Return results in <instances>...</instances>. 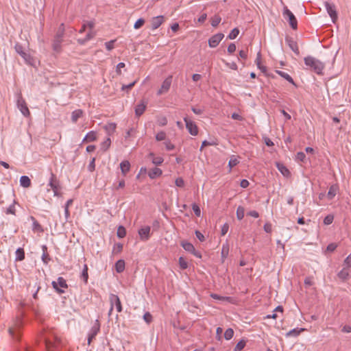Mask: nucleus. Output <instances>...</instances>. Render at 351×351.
<instances>
[{
  "mask_svg": "<svg viewBox=\"0 0 351 351\" xmlns=\"http://www.w3.org/2000/svg\"><path fill=\"white\" fill-rule=\"evenodd\" d=\"M180 245L186 252L191 253L197 258H202V254L195 249V247L192 243L186 241H182Z\"/></svg>",
  "mask_w": 351,
  "mask_h": 351,
  "instance_id": "423d86ee",
  "label": "nucleus"
},
{
  "mask_svg": "<svg viewBox=\"0 0 351 351\" xmlns=\"http://www.w3.org/2000/svg\"><path fill=\"white\" fill-rule=\"evenodd\" d=\"M136 82H137V81H136V80H135V81H134L133 82H132V83H130V84H128V85H124V84H123V85L122 86V87H121V90H127V91H128V90H131V89L132 88V87L136 84Z\"/></svg>",
  "mask_w": 351,
  "mask_h": 351,
  "instance_id": "5fc2aeb1",
  "label": "nucleus"
},
{
  "mask_svg": "<svg viewBox=\"0 0 351 351\" xmlns=\"http://www.w3.org/2000/svg\"><path fill=\"white\" fill-rule=\"evenodd\" d=\"M211 297L213 298V299H216V300H230V298L229 297H223V296H220L217 294H215V293H213L211 294Z\"/></svg>",
  "mask_w": 351,
  "mask_h": 351,
  "instance_id": "13d9d810",
  "label": "nucleus"
},
{
  "mask_svg": "<svg viewBox=\"0 0 351 351\" xmlns=\"http://www.w3.org/2000/svg\"><path fill=\"white\" fill-rule=\"evenodd\" d=\"M245 215V208L239 206L237 209V217L239 220H241L243 219Z\"/></svg>",
  "mask_w": 351,
  "mask_h": 351,
  "instance_id": "c9c22d12",
  "label": "nucleus"
},
{
  "mask_svg": "<svg viewBox=\"0 0 351 351\" xmlns=\"http://www.w3.org/2000/svg\"><path fill=\"white\" fill-rule=\"evenodd\" d=\"M239 34V29L237 27L234 28L228 36V38L230 40L235 39Z\"/></svg>",
  "mask_w": 351,
  "mask_h": 351,
  "instance_id": "ea45409f",
  "label": "nucleus"
},
{
  "mask_svg": "<svg viewBox=\"0 0 351 351\" xmlns=\"http://www.w3.org/2000/svg\"><path fill=\"white\" fill-rule=\"evenodd\" d=\"M239 161L238 160V159L236 157V156H234V155L231 156L229 162H228V167L230 168L229 171L230 172L232 169V167H234L236 165H237L239 164Z\"/></svg>",
  "mask_w": 351,
  "mask_h": 351,
  "instance_id": "473e14b6",
  "label": "nucleus"
},
{
  "mask_svg": "<svg viewBox=\"0 0 351 351\" xmlns=\"http://www.w3.org/2000/svg\"><path fill=\"white\" fill-rule=\"evenodd\" d=\"M276 72L280 75L282 77H283L284 79H285L286 80H287L289 82H290L291 84H293L294 86H296L293 78L287 73L284 72V71H280V70H276Z\"/></svg>",
  "mask_w": 351,
  "mask_h": 351,
  "instance_id": "cd10ccee",
  "label": "nucleus"
},
{
  "mask_svg": "<svg viewBox=\"0 0 351 351\" xmlns=\"http://www.w3.org/2000/svg\"><path fill=\"white\" fill-rule=\"evenodd\" d=\"M81 278L84 280L85 283H87L88 279V266L86 265H84V268L81 274Z\"/></svg>",
  "mask_w": 351,
  "mask_h": 351,
  "instance_id": "4c0bfd02",
  "label": "nucleus"
},
{
  "mask_svg": "<svg viewBox=\"0 0 351 351\" xmlns=\"http://www.w3.org/2000/svg\"><path fill=\"white\" fill-rule=\"evenodd\" d=\"M276 167L284 176L289 177L290 176L289 170L283 164L276 162Z\"/></svg>",
  "mask_w": 351,
  "mask_h": 351,
  "instance_id": "5701e85b",
  "label": "nucleus"
},
{
  "mask_svg": "<svg viewBox=\"0 0 351 351\" xmlns=\"http://www.w3.org/2000/svg\"><path fill=\"white\" fill-rule=\"evenodd\" d=\"M20 184L25 188L29 187L31 186V180L27 176H22L20 178Z\"/></svg>",
  "mask_w": 351,
  "mask_h": 351,
  "instance_id": "c85d7f7f",
  "label": "nucleus"
},
{
  "mask_svg": "<svg viewBox=\"0 0 351 351\" xmlns=\"http://www.w3.org/2000/svg\"><path fill=\"white\" fill-rule=\"evenodd\" d=\"M147 102L141 100L140 104H137L135 107V115L137 117H141L145 112L147 107Z\"/></svg>",
  "mask_w": 351,
  "mask_h": 351,
  "instance_id": "2eb2a0df",
  "label": "nucleus"
},
{
  "mask_svg": "<svg viewBox=\"0 0 351 351\" xmlns=\"http://www.w3.org/2000/svg\"><path fill=\"white\" fill-rule=\"evenodd\" d=\"M25 259V252L21 247H19L16 251V261H21Z\"/></svg>",
  "mask_w": 351,
  "mask_h": 351,
  "instance_id": "2f4dec72",
  "label": "nucleus"
},
{
  "mask_svg": "<svg viewBox=\"0 0 351 351\" xmlns=\"http://www.w3.org/2000/svg\"><path fill=\"white\" fill-rule=\"evenodd\" d=\"M229 244L228 242L223 243L221 247V262L223 263L229 254Z\"/></svg>",
  "mask_w": 351,
  "mask_h": 351,
  "instance_id": "4be33fe9",
  "label": "nucleus"
},
{
  "mask_svg": "<svg viewBox=\"0 0 351 351\" xmlns=\"http://www.w3.org/2000/svg\"><path fill=\"white\" fill-rule=\"evenodd\" d=\"M17 106L24 116L27 117L29 115L30 112L27 106L26 102L21 96H20L17 100Z\"/></svg>",
  "mask_w": 351,
  "mask_h": 351,
  "instance_id": "1a4fd4ad",
  "label": "nucleus"
},
{
  "mask_svg": "<svg viewBox=\"0 0 351 351\" xmlns=\"http://www.w3.org/2000/svg\"><path fill=\"white\" fill-rule=\"evenodd\" d=\"M165 138H166V133L165 132H163V131H161V132H158L156 135V139L158 141H163V140L165 139Z\"/></svg>",
  "mask_w": 351,
  "mask_h": 351,
  "instance_id": "603ef678",
  "label": "nucleus"
},
{
  "mask_svg": "<svg viewBox=\"0 0 351 351\" xmlns=\"http://www.w3.org/2000/svg\"><path fill=\"white\" fill-rule=\"evenodd\" d=\"M9 333L13 338L19 339L20 335L19 331H16L15 329L10 328L9 329Z\"/></svg>",
  "mask_w": 351,
  "mask_h": 351,
  "instance_id": "864d4df0",
  "label": "nucleus"
},
{
  "mask_svg": "<svg viewBox=\"0 0 351 351\" xmlns=\"http://www.w3.org/2000/svg\"><path fill=\"white\" fill-rule=\"evenodd\" d=\"M192 209L195 213V215L197 217H199L200 215H201V210H200V208L199 207V206L196 204H192Z\"/></svg>",
  "mask_w": 351,
  "mask_h": 351,
  "instance_id": "8fccbe9b",
  "label": "nucleus"
},
{
  "mask_svg": "<svg viewBox=\"0 0 351 351\" xmlns=\"http://www.w3.org/2000/svg\"><path fill=\"white\" fill-rule=\"evenodd\" d=\"M143 319L147 324H150L152 321V315L149 312H147L143 315Z\"/></svg>",
  "mask_w": 351,
  "mask_h": 351,
  "instance_id": "6e6d98bb",
  "label": "nucleus"
},
{
  "mask_svg": "<svg viewBox=\"0 0 351 351\" xmlns=\"http://www.w3.org/2000/svg\"><path fill=\"white\" fill-rule=\"evenodd\" d=\"M120 168L121 173L123 176H125L126 173L130 171V164L129 161L124 160L120 163Z\"/></svg>",
  "mask_w": 351,
  "mask_h": 351,
  "instance_id": "a878e982",
  "label": "nucleus"
},
{
  "mask_svg": "<svg viewBox=\"0 0 351 351\" xmlns=\"http://www.w3.org/2000/svg\"><path fill=\"white\" fill-rule=\"evenodd\" d=\"M338 190H339V187L337 184H333V185L330 186L329 188L328 194H327V197L329 199H333L334 197L336 195Z\"/></svg>",
  "mask_w": 351,
  "mask_h": 351,
  "instance_id": "b1692460",
  "label": "nucleus"
},
{
  "mask_svg": "<svg viewBox=\"0 0 351 351\" xmlns=\"http://www.w3.org/2000/svg\"><path fill=\"white\" fill-rule=\"evenodd\" d=\"M117 235L119 238H123L126 235L125 228L123 226H119L117 229Z\"/></svg>",
  "mask_w": 351,
  "mask_h": 351,
  "instance_id": "58836bf2",
  "label": "nucleus"
},
{
  "mask_svg": "<svg viewBox=\"0 0 351 351\" xmlns=\"http://www.w3.org/2000/svg\"><path fill=\"white\" fill-rule=\"evenodd\" d=\"M30 220L32 221V230L37 232H43L44 229L41 225L37 221L34 217L30 216Z\"/></svg>",
  "mask_w": 351,
  "mask_h": 351,
  "instance_id": "a211bd4d",
  "label": "nucleus"
},
{
  "mask_svg": "<svg viewBox=\"0 0 351 351\" xmlns=\"http://www.w3.org/2000/svg\"><path fill=\"white\" fill-rule=\"evenodd\" d=\"M111 140L110 138L108 137L106 138L105 141H104L101 145V149L104 151H106L110 146Z\"/></svg>",
  "mask_w": 351,
  "mask_h": 351,
  "instance_id": "79ce46f5",
  "label": "nucleus"
},
{
  "mask_svg": "<svg viewBox=\"0 0 351 351\" xmlns=\"http://www.w3.org/2000/svg\"><path fill=\"white\" fill-rule=\"evenodd\" d=\"M82 114H83V111L82 110L77 109V110H74L71 114V121L73 123H76L78 119L82 116Z\"/></svg>",
  "mask_w": 351,
  "mask_h": 351,
  "instance_id": "c756f323",
  "label": "nucleus"
},
{
  "mask_svg": "<svg viewBox=\"0 0 351 351\" xmlns=\"http://www.w3.org/2000/svg\"><path fill=\"white\" fill-rule=\"evenodd\" d=\"M179 265L182 269H185L188 267V263L185 261L183 257L179 258Z\"/></svg>",
  "mask_w": 351,
  "mask_h": 351,
  "instance_id": "49530a36",
  "label": "nucleus"
},
{
  "mask_svg": "<svg viewBox=\"0 0 351 351\" xmlns=\"http://www.w3.org/2000/svg\"><path fill=\"white\" fill-rule=\"evenodd\" d=\"M304 60L305 64L309 66L315 73L318 75L322 74V71L325 67L322 62L310 56L305 57Z\"/></svg>",
  "mask_w": 351,
  "mask_h": 351,
  "instance_id": "f257e3e1",
  "label": "nucleus"
},
{
  "mask_svg": "<svg viewBox=\"0 0 351 351\" xmlns=\"http://www.w3.org/2000/svg\"><path fill=\"white\" fill-rule=\"evenodd\" d=\"M349 276V272L347 269V267H344L342 270H341L338 273V277L343 280H346Z\"/></svg>",
  "mask_w": 351,
  "mask_h": 351,
  "instance_id": "f704fd0d",
  "label": "nucleus"
},
{
  "mask_svg": "<svg viewBox=\"0 0 351 351\" xmlns=\"http://www.w3.org/2000/svg\"><path fill=\"white\" fill-rule=\"evenodd\" d=\"M305 158L306 155L304 154V153L302 152L297 153L296 159L298 160L303 162L305 160Z\"/></svg>",
  "mask_w": 351,
  "mask_h": 351,
  "instance_id": "e2e57ef3",
  "label": "nucleus"
},
{
  "mask_svg": "<svg viewBox=\"0 0 351 351\" xmlns=\"http://www.w3.org/2000/svg\"><path fill=\"white\" fill-rule=\"evenodd\" d=\"M334 219V216L332 215H328L324 219V223L325 225H330L332 223Z\"/></svg>",
  "mask_w": 351,
  "mask_h": 351,
  "instance_id": "09e8293b",
  "label": "nucleus"
},
{
  "mask_svg": "<svg viewBox=\"0 0 351 351\" xmlns=\"http://www.w3.org/2000/svg\"><path fill=\"white\" fill-rule=\"evenodd\" d=\"M221 17L218 15H215L213 18L211 19V25L213 27H217L219 23L221 22Z\"/></svg>",
  "mask_w": 351,
  "mask_h": 351,
  "instance_id": "a18cd8bd",
  "label": "nucleus"
},
{
  "mask_svg": "<svg viewBox=\"0 0 351 351\" xmlns=\"http://www.w3.org/2000/svg\"><path fill=\"white\" fill-rule=\"evenodd\" d=\"M172 82V76L169 75L162 82L161 88L158 90L157 95H160L164 93L167 92L171 86Z\"/></svg>",
  "mask_w": 351,
  "mask_h": 351,
  "instance_id": "6e6552de",
  "label": "nucleus"
},
{
  "mask_svg": "<svg viewBox=\"0 0 351 351\" xmlns=\"http://www.w3.org/2000/svg\"><path fill=\"white\" fill-rule=\"evenodd\" d=\"M162 173V171L158 167H154L150 169L148 172V176L151 179H154L160 176Z\"/></svg>",
  "mask_w": 351,
  "mask_h": 351,
  "instance_id": "412c9836",
  "label": "nucleus"
},
{
  "mask_svg": "<svg viewBox=\"0 0 351 351\" xmlns=\"http://www.w3.org/2000/svg\"><path fill=\"white\" fill-rule=\"evenodd\" d=\"M88 141L92 142L95 141L97 139V134L96 132L94 131H90L86 134Z\"/></svg>",
  "mask_w": 351,
  "mask_h": 351,
  "instance_id": "de8ad7c7",
  "label": "nucleus"
},
{
  "mask_svg": "<svg viewBox=\"0 0 351 351\" xmlns=\"http://www.w3.org/2000/svg\"><path fill=\"white\" fill-rule=\"evenodd\" d=\"M60 343V341L57 339L54 342L45 340V346L47 351H57L59 348Z\"/></svg>",
  "mask_w": 351,
  "mask_h": 351,
  "instance_id": "dca6fc26",
  "label": "nucleus"
},
{
  "mask_svg": "<svg viewBox=\"0 0 351 351\" xmlns=\"http://www.w3.org/2000/svg\"><path fill=\"white\" fill-rule=\"evenodd\" d=\"M145 23V20L142 18L138 19L134 23V29H139Z\"/></svg>",
  "mask_w": 351,
  "mask_h": 351,
  "instance_id": "3c124183",
  "label": "nucleus"
},
{
  "mask_svg": "<svg viewBox=\"0 0 351 351\" xmlns=\"http://www.w3.org/2000/svg\"><path fill=\"white\" fill-rule=\"evenodd\" d=\"M64 34V24L62 23L60 25V27H58V29L55 35V37H56L58 38L63 39Z\"/></svg>",
  "mask_w": 351,
  "mask_h": 351,
  "instance_id": "e433bc0d",
  "label": "nucleus"
},
{
  "mask_svg": "<svg viewBox=\"0 0 351 351\" xmlns=\"http://www.w3.org/2000/svg\"><path fill=\"white\" fill-rule=\"evenodd\" d=\"M337 245L335 243H332L328 245L326 250L328 252H333L337 248Z\"/></svg>",
  "mask_w": 351,
  "mask_h": 351,
  "instance_id": "338daca9",
  "label": "nucleus"
},
{
  "mask_svg": "<svg viewBox=\"0 0 351 351\" xmlns=\"http://www.w3.org/2000/svg\"><path fill=\"white\" fill-rule=\"evenodd\" d=\"M343 265L347 268L351 267V254L344 260Z\"/></svg>",
  "mask_w": 351,
  "mask_h": 351,
  "instance_id": "bf43d9fd",
  "label": "nucleus"
},
{
  "mask_svg": "<svg viewBox=\"0 0 351 351\" xmlns=\"http://www.w3.org/2000/svg\"><path fill=\"white\" fill-rule=\"evenodd\" d=\"M14 49L16 52L23 58L26 63L29 64H32L33 58H32L30 54L26 53L23 50V47L21 44L16 43L14 46Z\"/></svg>",
  "mask_w": 351,
  "mask_h": 351,
  "instance_id": "7ed1b4c3",
  "label": "nucleus"
},
{
  "mask_svg": "<svg viewBox=\"0 0 351 351\" xmlns=\"http://www.w3.org/2000/svg\"><path fill=\"white\" fill-rule=\"evenodd\" d=\"M150 156L153 157L152 162L156 165H160L163 162V158L162 157H154V154L151 153Z\"/></svg>",
  "mask_w": 351,
  "mask_h": 351,
  "instance_id": "c03bdc74",
  "label": "nucleus"
},
{
  "mask_svg": "<svg viewBox=\"0 0 351 351\" xmlns=\"http://www.w3.org/2000/svg\"><path fill=\"white\" fill-rule=\"evenodd\" d=\"M114 42H115V40H112L106 43L105 45H106V49L108 51L112 50L114 48Z\"/></svg>",
  "mask_w": 351,
  "mask_h": 351,
  "instance_id": "0e129e2a",
  "label": "nucleus"
},
{
  "mask_svg": "<svg viewBox=\"0 0 351 351\" xmlns=\"http://www.w3.org/2000/svg\"><path fill=\"white\" fill-rule=\"evenodd\" d=\"M99 330H100V324H99V320L96 319L95 321L93 326H92V328L90 329V334L96 337V335L99 332Z\"/></svg>",
  "mask_w": 351,
  "mask_h": 351,
  "instance_id": "bb28decb",
  "label": "nucleus"
},
{
  "mask_svg": "<svg viewBox=\"0 0 351 351\" xmlns=\"http://www.w3.org/2000/svg\"><path fill=\"white\" fill-rule=\"evenodd\" d=\"M115 269L117 273H121L125 269V261L123 260H119L115 263Z\"/></svg>",
  "mask_w": 351,
  "mask_h": 351,
  "instance_id": "7c9ffc66",
  "label": "nucleus"
},
{
  "mask_svg": "<svg viewBox=\"0 0 351 351\" xmlns=\"http://www.w3.org/2000/svg\"><path fill=\"white\" fill-rule=\"evenodd\" d=\"M224 37V35L222 33H218L215 35H213L209 40H208V45L210 47L214 48L216 47L220 41L223 39Z\"/></svg>",
  "mask_w": 351,
  "mask_h": 351,
  "instance_id": "f8f14e48",
  "label": "nucleus"
},
{
  "mask_svg": "<svg viewBox=\"0 0 351 351\" xmlns=\"http://www.w3.org/2000/svg\"><path fill=\"white\" fill-rule=\"evenodd\" d=\"M285 41L290 47V49L297 55H300V51L298 49V46L297 42L294 40V39L290 36H287L285 38Z\"/></svg>",
  "mask_w": 351,
  "mask_h": 351,
  "instance_id": "4468645a",
  "label": "nucleus"
},
{
  "mask_svg": "<svg viewBox=\"0 0 351 351\" xmlns=\"http://www.w3.org/2000/svg\"><path fill=\"white\" fill-rule=\"evenodd\" d=\"M49 186L51 188V189L53 191L54 195L58 196L59 195V190L60 189V182L57 179L56 176L53 173H51V177L49 182Z\"/></svg>",
  "mask_w": 351,
  "mask_h": 351,
  "instance_id": "20e7f679",
  "label": "nucleus"
},
{
  "mask_svg": "<svg viewBox=\"0 0 351 351\" xmlns=\"http://www.w3.org/2000/svg\"><path fill=\"white\" fill-rule=\"evenodd\" d=\"M233 335H234V330L230 328H228L224 332V338L226 340L231 339L232 338Z\"/></svg>",
  "mask_w": 351,
  "mask_h": 351,
  "instance_id": "37998d69",
  "label": "nucleus"
},
{
  "mask_svg": "<svg viewBox=\"0 0 351 351\" xmlns=\"http://www.w3.org/2000/svg\"><path fill=\"white\" fill-rule=\"evenodd\" d=\"M158 124L160 126H165L167 124V119L165 117H160L158 119Z\"/></svg>",
  "mask_w": 351,
  "mask_h": 351,
  "instance_id": "052dcab7",
  "label": "nucleus"
},
{
  "mask_svg": "<svg viewBox=\"0 0 351 351\" xmlns=\"http://www.w3.org/2000/svg\"><path fill=\"white\" fill-rule=\"evenodd\" d=\"M246 344V342L245 340L241 339L240 340L236 345L234 351H241L243 350Z\"/></svg>",
  "mask_w": 351,
  "mask_h": 351,
  "instance_id": "a19ab883",
  "label": "nucleus"
},
{
  "mask_svg": "<svg viewBox=\"0 0 351 351\" xmlns=\"http://www.w3.org/2000/svg\"><path fill=\"white\" fill-rule=\"evenodd\" d=\"M175 184L178 187H183L184 186V181L182 178H178L175 181Z\"/></svg>",
  "mask_w": 351,
  "mask_h": 351,
  "instance_id": "680f3d73",
  "label": "nucleus"
},
{
  "mask_svg": "<svg viewBox=\"0 0 351 351\" xmlns=\"http://www.w3.org/2000/svg\"><path fill=\"white\" fill-rule=\"evenodd\" d=\"M95 36V33L93 30H90L88 34L86 35L84 38L78 39L77 42L80 45L85 44L87 41L94 38Z\"/></svg>",
  "mask_w": 351,
  "mask_h": 351,
  "instance_id": "393cba45",
  "label": "nucleus"
},
{
  "mask_svg": "<svg viewBox=\"0 0 351 351\" xmlns=\"http://www.w3.org/2000/svg\"><path fill=\"white\" fill-rule=\"evenodd\" d=\"M109 298H110V305H112V307H114V306H115L117 311L118 312H121L122 311V305H121V302L120 299L118 297V295L111 293L110 295Z\"/></svg>",
  "mask_w": 351,
  "mask_h": 351,
  "instance_id": "9b49d317",
  "label": "nucleus"
},
{
  "mask_svg": "<svg viewBox=\"0 0 351 351\" xmlns=\"http://www.w3.org/2000/svg\"><path fill=\"white\" fill-rule=\"evenodd\" d=\"M325 8L328 13L329 16L331 17L333 22L337 19V14L335 10V6L334 4H331L328 2H325Z\"/></svg>",
  "mask_w": 351,
  "mask_h": 351,
  "instance_id": "ddd939ff",
  "label": "nucleus"
},
{
  "mask_svg": "<svg viewBox=\"0 0 351 351\" xmlns=\"http://www.w3.org/2000/svg\"><path fill=\"white\" fill-rule=\"evenodd\" d=\"M63 41L62 38H58L54 36L52 43L53 50L57 53H60L62 50L61 44Z\"/></svg>",
  "mask_w": 351,
  "mask_h": 351,
  "instance_id": "6ab92c4d",
  "label": "nucleus"
},
{
  "mask_svg": "<svg viewBox=\"0 0 351 351\" xmlns=\"http://www.w3.org/2000/svg\"><path fill=\"white\" fill-rule=\"evenodd\" d=\"M184 121L186 123V128L189 132L193 135L196 136L198 134V128L197 125L193 121L190 120L188 117H184Z\"/></svg>",
  "mask_w": 351,
  "mask_h": 351,
  "instance_id": "0eeeda50",
  "label": "nucleus"
},
{
  "mask_svg": "<svg viewBox=\"0 0 351 351\" xmlns=\"http://www.w3.org/2000/svg\"><path fill=\"white\" fill-rule=\"evenodd\" d=\"M229 230V226L228 223H224L221 227V234L222 236H224Z\"/></svg>",
  "mask_w": 351,
  "mask_h": 351,
  "instance_id": "69168bd1",
  "label": "nucleus"
},
{
  "mask_svg": "<svg viewBox=\"0 0 351 351\" xmlns=\"http://www.w3.org/2000/svg\"><path fill=\"white\" fill-rule=\"evenodd\" d=\"M51 260L49 255L48 253H43L42 255V261L44 263L47 264L49 261Z\"/></svg>",
  "mask_w": 351,
  "mask_h": 351,
  "instance_id": "774afa93",
  "label": "nucleus"
},
{
  "mask_svg": "<svg viewBox=\"0 0 351 351\" xmlns=\"http://www.w3.org/2000/svg\"><path fill=\"white\" fill-rule=\"evenodd\" d=\"M151 228L149 226H144L138 230L140 239L146 241L150 238Z\"/></svg>",
  "mask_w": 351,
  "mask_h": 351,
  "instance_id": "9d476101",
  "label": "nucleus"
},
{
  "mask_svg": "<svg viewBox=\"0 0 351 351\" xmlns=\"http://www.w3.org/2000/svg\"><path fill=\"white\" fill-rule=\"evenodd\" d=\"M164 17L162 15L153 17L151 21V27L152 29L158 28L163 23Z\"/></svg>",
  "mask_w": 351,
  "mask_h": 351,
  "instance_id": "f3484780",
  "label": "nucleus"
},
{
  "mask_svg": "<svg viewBox=\"0 0 351 351\" xmlns=\"http://www.w3.org/2000/svg\"><path fill=\"white\" fill-rule=\"evenodd\" d=\"M217 143L215 141H208L206 140L204 141L202 143V146L200 147V151L202 150L204 147L208 146V145H216Z\"/></svg>",
  "mask_w": 351,
  "mask_h": 351,
  "instance_id": "4d7b16f0",
  "label": "nucleus"
},
{
  "mask_svg": "<svg viewBox=\"0 0 351 351\" xmlns=\"http://www.w3.org/2000/svg\"><path fill=\"white\" fill-rule=\"evenodd\" d=\"M283 15L288 17L289 23L291 28L296 29L298 28V21L294 14L287 7L284 9Z\"/></svg>",
  "mask_w": 351,
  "mask_h": 351,
  "instance_id": "39448f33",
  "label": "nucleus"
},
{
  "mask_svg": "<svg viewBox=\"0 0 351 351\" xmlns=\"http://www.w3.org/2000/svg\"><path fill=\"white\" fill-rule=\"evenodd\" d=\"M304 330V328H293L291 330H289L287 333V336L289 337V336H293V337H297L298 336L300 332Z\"/></svg>",
  "mask_w": 351,
  "mask_h": 351,
  "instance_id": "72a5a7b5",
  "label": "nucleus"
},
{
  "mask_svg": "<svg viewBox=\"0 0 351 351\" xmlns=\"http://www.w3.org/2000/svg\"><path fill=\"white\" fill-rule=\"evenodd\" d=\"M51 285L53 288L60 294L64 292L62 288L66 289L68 287L66 280L62 277H58L57 281H53Z\"/></svg>",
  "mask_w": 351,
  "mask_h": 351,
  "instance_id": "f03ea898",
  "label": "nucleus"
},
{
  "mask_svg": "<svg viewBox=\"0 0 351 351\" xmlns=\"http://www.w3.org/2000/svg\"><path fill=\"white\" fill-rule=\"evenodd\" d=\"M117 124L115 123H108L104 126V129L108 136L114 134L116 130Z\"/></svg>",
  "mask_w": 351,
  "mask_h": 351,
  "instance_id": "aec40b11",
  "label": "nucleus"
}]
</instances>
